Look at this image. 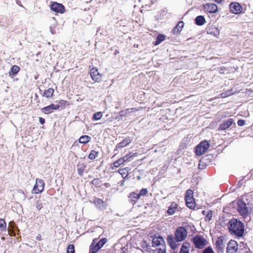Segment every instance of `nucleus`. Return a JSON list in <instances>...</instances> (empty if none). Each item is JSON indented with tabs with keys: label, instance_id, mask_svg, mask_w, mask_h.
<instances>
[{
	"label": "nucleus",
	"instance_id": "1",
	"mask_svg": "<svg viewBox=\"0 0 253 253\" xmlns=\"http://www.w3.org/2000/svg\"><path fill=\"white\" fill-rule=\"evenodd\" d=\"M187 236V231L186 229L183 227H179L175 231L174 237H173L172 235H169L167 240L170 248L175 250L178 246L176 242L184 241Z\"/></svg>",
	"mask_w": 253,
	"mask_h": 253
},
{
	"label": "nucleus",
	"instance_id": "2",
	"mask_svg": "<svg viewBox=\"0 0 253 253\" xmlns=\"http://www.w3.org/2000/svg\"><path fill=\"white\" fill-rule=\"evenodd\" d=\"M228 228L230 232L238 237H241L244 232V225L240 221L232 219L229 222Z\"/></svg>",
	"mask_w": 253,
	"mask_h": 253
},
{
	"label": "nucleus",
	"instance_id": "3",
	"mask_svg": "<svg viewBox=\"0 0 253 253\" xmlns=\"http://www.w3.org/2000/svg\"><path fill=\"white\" fill-rule=\"evenodd\" d=\"M107 242L106 238H102L100 241L97 239L93 240L89 247V253H96Z\"/></svg>",
	"mask_w": 253,
	"mask_h": 253
},
{
	"label": "nucleus",
	"instance_id": "4",
	"mask_svg": "<svg viewBox=\"0 0 253 253\" xmlns=\"http://www.w3.org/2000/svg\"><path fill=\"white\" fill-rule=\"evenodd\" d=\"M192 242L196 248L203 249L208 243V242L203 236L196 235L192 238Z\"/></svg>",
	"mask_w": 253,
	"mask_h": 253
},
{
	"label": "nucleus",
	"instance_id": "5",
	"mask_svg": "<svg viewBox=\"0 0 253 253\" xmlns=\"http://www.w3.org/2000/svg\"><path fill=\"white\" fill-rule=\"evenodd\" d=\"M227 244V240L224 236L218 237L215 241V249L217 253H223Z\"/></svg>",
	"mask_w": 253,
	"mask_h": 253
},
{
	"label": "nucleus",
	"instance_id": "6",
	"mask_svg": "<svg viewBox=\"0 0 253 253\" xmlns=\"http://www.w3.org/2000/svg\"><path fill=\"white\" fill-rule=\"evenodd\" d=\"M193 195V191L189 189L186 191L185 196L186 204L187 206L190 209H194L195 207V201Z\"/></svg>",
	"mask_w": 253,
	"mask_h": 253
},
{
	"label": "nucleus",
	"instance_id": "7",
	"mask_svg": "<svg viewBox=\"0 0 253 253\" xmlns=\"http://www.w3.org/2000/svg\"><path fill=\"white\" fill-rule=\"evenodd\" d=\"M209 143L207 141H203L196 147L195 152L197 156H201L209 149Z\"/></svg>",
	"mask_w": 253,
	"mask_h": 253
},
{
	"label": "nucleus",
	"instance_id": "8",
	"mask_svg": "<svg viewBox=\"0 0 253 253\" xmlns=\"http://www.w3.org/2000/svg\"><path fill=\"white\" fill-rule=\"evenodd\" d=\"M44 186L45 184L42 179L37 178L35 185L32 190V193L33 194H39L42 193L44 189Z\"/></svg>",
	"mask_w": 253,
	"mask_h": 253
},
{
	"label": "nucleus",
	"instance_id": "9",
	"mask_svg": "<svg viewBox=\"0 0 253 253\" xmlns=\"http://www.w3.org/2000/svg\"><path fill=\"white\" fill-rule=\"evenodd\" d=\"M238 211L241 215L245 219L248 217L249 213L248 208L246 206V204L242 200H239L237 203Z\"/></svg>",
	"mask_w": 253,
	"mask_h": 253
},
{
	"label": "nucleus",
	"instance_id": "10",
	"mask_svg": "<svg viewBox=\"0 0 253 253\" xmlns=\"http://www.w3.org/2000/svg\"><path fill=\"white\" fill-rule=\"evenodd\" d=\"M230 11L235 14H239L242 12V7L237 2H232L229 4Z\"/></svg>",
	"mask_w": 253,
	"mask_h": 253
},
{
	"label": "nucleus",
	"instance_id": "11",
	"mask_svg": "<svg viewBox=\"0 0 253 253\" xmlns=\"http://www.w3.org/2000/svg\"><path fill=\"white\" fill-rule=\"evenodd\" d=\"M226 251L227 253H236L238 250V244L235 240H230L227 244Z\"/></svg>",
	"mask_w": 253,
	"mask_h": 253
},
{
	"label": "nucleus",
	"instance_id": "12",
	"mask_svg": "<svg viewBox=\"0 0 253 253\" xmlns=\"http://www.w3.org/2000/svg\"><path fill=\"white\" fill-rule=\"evenodd\" d=\"M50 8L53 11L57 13H63L65 11L64 5L56 2H54L51 4Z\"/></svg>",
	"mask_w": 253,
	"mask_h": 253
},
{
	"label": "nucleus",
	"instance_id": "13",
	"mask_svg": "<svg viewBox=\"0 0 253 253\" xmlns=\"http://www.w3.org/2000/svg\"><path fill=\"white\" fill-rule=\"evenodd\" d=\"M59 109V106L56 104H51L50 105L43 107L41 109L42 112L45 114H49L54 112V110Z\"/></svg>",
	"mask_w": 253,
	"mask_h": 253
},
{
	"label": "nucleus",
	"instance_id": "14",
	"mask_svg": "<svg viewBox=\"0 0 253 253\" xmlns=\"http://www.w3.org/2000/svg\"><path fill=\"white\" fill-rule=\"evenodd\" d=\"M90 75L92 79L96 82H99L101 80V76L95 68H92L90 70Z\"/></svg>",
	"mask_w": 253,
	"mask_h": 253
},
{
	"label": "nucleus",
	"instance_id": "15",
	"mask_svg": "<svg viewBox=\"0 0 253 253\" xmlns=\"http://www.w3.org/2000/svg\"><path fill=\"white\" fill-rule=\"evenodd\" d=\"M203 7L205 10L210 13H215L218 10L217 5L212 3H206L203 5Z\"/></svg>",
	"mask_w": 253,
	"mask_h": 253
},
{
	"label": "nucleus",
	"instance_id": "16",
	"mask_svg": "<svg viewBox=\"0 0 253 253\" xmlns=\"http://www.w3.org/2000/svg\"><path fill=\"white\" fill-rule=\"evenodd\" d=\"M152 244V248H155L159 246L165 245L163 238L160 236L153 238Z\"/></svg>",
	"mask_w": 253,
	"mask_h": 253
},
{
	"label": "nucleus",
	"instance_id": "17",
	"mask_svg": "<svg viewBox=\"0 0 253 253\" xmlns=\"http://www.w3.org/2000/svg\"><path fill=\"white\" fill-rule=\"evenodd\" d=\"M233 120L232 119H229L224 121L219 126V130H225L228 128L233 124Z\"/></svg>",
	"mask_w": 253,
	"mask_h": 253
},
{
	"label": "nucleus",
	"instance_id": "18",
	"mask_svg": "<svg viewBox=\"0 0 253 253\" xmlns=\"http://www.w3.org/2000/svg\"><path fill=\"white\" fill-rule=\"evenodd\" d=\"M207 33L208 34L212 35L216 38H218L220 34L219 29L215 27H210L207 31Z\"/></svg>",
	"mask_w": 253,
	"mask_h": 253
},
{
	"label": "nucleus",
	"instance_id": "19",
	"mask_svg": "<svg viewBox=\"0 0 253 253\" xmlns=\"http://www.w3.org/2000/svg\"><path fill=\"white\" fill-rule=\"evenodd\" d=\"M77 171L79 175L83 176L84 172L86 168V165L83 163L79 162L77 166Z\"/></svg>",
	"mask_w": 253,
	"mask_h": 253
},
{
	"label": "nucleus",
	"instance_id": "20",
	"mask_svg": "<svg viewBox=\"0 0 253 253\" xmlns=\"http://www.w3.org/2000/svg\"><path fill=\"white\" fill-rule=\"evenodd\" d=\"M153 253H166V245H163L153 248L152 249Z\"/></svg>",
	"mask_w": 253,
	"mask_h": 253
},
{
	"label": "nucleus",
	"instance_id": "21",
	"mask_svg": "<svg viewBox=\"0 0 253 253\" xmlns=\"http://www.w3.org/2000/svg\"><path fill=\"white\" fill-rule=\"evenodd\" d=\"M184 26V23L183 21L179 22L177 25L172 30V32L174 34H178L181 31Z\"/></svg>",
	"mask_w": 253,
	"mask_h": 253
},
{
	"label": "nucleus",
	"instance_id": "22",
	"mask_svg": "<svg viewBox=\"0 0 253 253\" xmlns=\"http://www.w3.org/2000/svg\"><path fill=\"white\" fill-rule=\"evenodd\" d=\"M20 68L17 65H13L11 67L8 74L9 76L11 77H14L20 71Z\"/></svg>",
	"mask_w": 253,
	"mask_h": 253
},
{
	"label": "nucleus",
	"instance_id": "23",
	"mask_svg": "<svg viewBox=\"0 0 253 253\" xmlns=\"http://www.w3.org/2000/svg\"><path fill=\"white\" fill-rule=\"evenodd\" d=\"M54 90L52 88H49L44 91L42 96L47 98H51L53 97Z\"/></svg>",
	"mask_w": 253,
	"mask_h": 253
},
{
	"label": "nucleus",
	"instance_id": "24",
	"mask_svg": "<svg viewBox=\"0 0 253 253\" xmlns=\"http://www.w3.org/2000/svg\"><path fill=\"white\" fill-rule=\"evenodd\" d=\"M131 141V139L129 137L126 138L122 142L118 144L116 146V148H123L127 146Z\"/></svg>",
	"mask_w": 253,
	"mask_h": 253
},
{
	"label": "nucleus",
	"instance_id": "25",
	"mask_svg": "<svg viewBox=\"0 0 253 253\" xmlns=\"http://www.w3.org/2000/svg\"><path fill=\"white\" fill-rule=\"evenodd\" d=\"M190 245L188 242H184L181 246L179 253H189Z\"/></svg>",
	"mask_w": 253,
	"mask_h": 253
},
{
	"label": "nucleus",
	"instance_id": "26",
	"mask_svg": "<svg viewBox=\"0 0 253 253\" xmlns=\"http://www.w3.org/2000/svg\"><path fill=\"white\" fill-rule=\"evenodd\" d=\"M176 208L177 204L175 203H172L167 211V213L169 215H172L174 213Z\"/></svg>",
	"mask_w": 253,
	"mask_h": 253
},
{
	"label": "nucleus",
	"instance_id": "27",
	"mask_svg": "<svg viewBox=\"0 0 253 253\" xmlns=\"http://www.w3.org/2000/svg\"><path fill=\"white\" fill-rule=\"evenodd\" d=\"M206 22L205 19L203 16H198L195 19V23L197 25H203Z\"/></svg>",
	"mask_w": 253,
	"mask_h": 253
},
{
	"label": "nucleus",
	"instance_id": "28",
	"mask_svg": "<svg viewBox=\"0 0 253 253\" xmlns=\"http://www.w3.org/2000/svg\"><path fill=\"white\" fill-rule=\"evenodd\" d=\"M58 104H56V105L59 106V109L61 108V109H64L66 107L70 105V103L65 100H60L58 101Z\"/></svg>",
	"mask_w": 253,
	"mask_h": 253
},
{
	"label": "nucleus",
	"instance_id": "29",
	"mask_svg": "<svg viewBox=\"0 0 253 253\" xmlns=\"http://www.w3.org/2000/svg\"><path fill=\"white\" fill-rule=\"evenodd\" d=\"M129 198L134 203H135L140 198L139 195L135 192L130 193Z\"/></svg>",
	"mask_w": 253,
	"mask_h": 253
},
{
	"label": "nucleus",
	"instance_id": "30",
	"mask_svg": "<svg viewBox=\"0 0 253 253\" xmlns=\"http://www.w3.org/2000/svg\"><path fill=\"white\" fill-rule=\"evenodd\" d=\"M90 137L87 135H83L79 138V141L80 143L86 144L89 141Z\"/></svg>",
	"mask_w": 253,
	"mask_h": 253
},
{
	"label": "nucleus",
	"instance_id": "31",
	"mask_svg": "<svg viewBox=\"0 0 253 253\" xmlns=\"http://www.w3.org/2000/svg\"><path fill=\"white\" fill-rule=\"evenodd\" d=\"M166 39V36L164 35L159 34L157 37L155 42V45L159 44L161 42L164 41Z\"/></svg>",
	"mask_w": 253,
	"mask_h": 253
},
{
	"label": "nucleus",
	"instance_id": "32",
	"mask_svg": "<svg viewBox=\"0 0 253 253\" xmlns=\"http://www.w3.org/2000/svg\"><path fill=\"white\" fill-rule=\"evenodd\" d=\"M6 224L4 219H0V231H6Z\"/></svg>",
	"mask_w": 253,
	"mask_h": 253
},
{
	"label": "nucleus",
	"instance_id": "33",
	"mask_svg": "<svg viewBox=\"0 0 253 253\" xmlns=\"http://www.w3.org/2000/svg\"><path fill=\"white\" fill-rule=\"evenodd\" d=\"M98 152L92 150L91 151L90 154L88 155V158L90 160H94L98 156Z\"/></svg>",
	"mask_w": 253,
	"mask_h": 253
},
{
	"label": "nucleus",
	"instance_id": "34",
	"mask_svg": "<svg viewBox=\"0 0 253 253\" xmlns=\"http://www.w3.org/2000/svg\"><path fill=\"white\" fill-rule=\"evenodd\" d=\"M118 172L122 175L124 178L126 177L128 175V170L126 169H121L118 171Z\"/></svg>",
	"mask_w": 253,
	"mask_h": 253
},
{
	"label": "nucleus",
	"instance_id": "35",
	"mask_svg": "<svg viewBox=\"0 0 253 253\" xmlns=\"http://www.w3.org/2000/svg\"><path fill=\"white\" fill-rule=\"evenodd\" d=\"M101 183V181L99 178H94L91 181V184L96 187H99Z\"/></svg>",
	"mask_w": 253,
	"mask_h": 253
},
{
	"label": "nucleus",
	"instance_id": "36",
	"mask_svg": "<svg viewBox=\"0 0 253 253\" xmlns=\"http://www.w3.org/2000/svg\"><path fill=\"white\" fill-rule=\"evenodd\" d=\"M75 247L73 244H70L68 246L67 248V253H74Z\"/></svg>",
	"mask_w": 253,
	"mask_h": 253
},
{
	"label": "nucleus",
	"instance_id": "37",
	"mask_svg": "<svg viewBox=\"0 0 253 253\" xmlns=\"http://www.w3.org/2000/svg\"><path fill=\"white\" fill-rule=\"evenodd\" d=\"M102 114L101 112H98L95 113L93 116V120H98L101 118Z\"/></svg>",
	"mask_w": 253,
	"mask_h": 253
},
{
	"label": "nucleus",
	"instance_id": "38",
	"mask_svg": "<svg viewBox=\"0 0 253 253\" xmlns=\"http://www.w3.org/2000/svg\"><path fill=\"white\" fill-rule=\"evenodd\" d=\"M36 207L39 211L41 210L42 208V203L40 200H38L36 202Z\"/></svg>",
	"mask_w": 253,
	"mask_h": 253
},
{
	"label": "nucleus",
	"instance_id": "39",
	"mask_svg": "<svg viewBox=\"0 0 253 253\" xmlns=\"http://www.w3.org/2000/svg\"><path fill=\"white\" fill-rule=\"evenodd\" d=\"M202 253H215L213 249L211 247H208L205 248Z\"/></svg>",
	"mask_w": 253,
	"mask_h": 253
},
{
	"label": "nucleus",
	"instance_id": "40",
	"mask_svg": "<svg viewBox=\"0 0 253 253\" xmlns=\"http://www.w3.org/2000/svg\"><path fill=\"white\" fill-rule=\"evenodd\" d=\"M147 193H148L147 189L146 188H143L140 190L139 193L138 194L139 195V196L140 198L141 196H145Z\"/></svg>",
	"mask_w": 253,
	"mask_h": 253
},
{
	"label": "nucleus",
	"instance_id": "41",
	"mask_svg": "<svg viewBox=\"0 0 253 253\" xmlns=\"http://www.w3.org/2000/svg\"><path fill=\"white\" fill-rule=\"evenodd\" d=\"M211 217H212L211 212V211L208 212V213H207V214L205 217L206 221H210L211 219Z\"/></svg>",
	"mask_w": 253,
	"mask_h": 253
},
{
	"label": "nucleus",
	"instance_id": "42",
	"mask_svg": "<svg viewBox=\"0 0 253 253\" xmlns=\"http://www.w3.org/2000/svg\"><path fill=\"white\" fill-rule=\"evenodd\" d=\"M237 123L239 126H243L245 125V121L243 120H239Z\"/></svg>",
	"mask_w": 253,
	"mask_h": 253
},
{
	"label": "nucleus",
	"instance_id": "43",
	"mask_svg": "<svg viewBox=\"0 0 253 253\" xmlns=\"http://www.w3.org/2000/svg\"><path fill=\"white\" fill-rule=\"evenodd\" d=\"M131 157V156L129 154H127L125 157H124L123 158L124 159L125 161H128L130 158Z\"/></svg>",
	"mask_w": 253,
	"mask_h": 253
},
{
	"label": "nucleus",
	"instance_id": "44",
	"mask_svg": "<svg viewBox=\"0 0 253 253\" xmlns=\"http://www.w3.org/2000/svg\"><path fill=\"white\" fill-rule=\"evenodd\" d=\"M39 122L42 125H43L45 123V119L42 117L39 118Z\"/></svg>",
	"mask_w": 253,
	"mask_h": 253
},
{
	"label": "nucleus",
	"instance_id": "45",
	"mask_svg": "<svg viewBox=\"0 0 253 253\" xmlns=\"http://www.w3.org/2000/svg\"><path fill=\"white\" fill-rule=\"evenodd\" d=\"M36 239L38 241H42V236L40 234L37 235Z\"/></svg>",
	"mask_w": 253,
	"mask_h": 253
},
{
	"label": "nucleus",
	"instance_id": "46",
	"mask_svg": "<svg viewBox=\"0 0 253 253\" xmlns=\"http://www.w3.org/2000/svg\"><path fill=\"white\" fill-rule=\"evenodd\" d=\"M118 161L119 163L120 164V165L123 164L125 162L124 159H123V158L120 159Z\"/></svg>",
	"mask_w": 253,
	"mask_h": 253
},
{
	"label": "nucleus",
	"instance_id": "47",
	"mask_svg": "<svg viewBox=\"0 0 253 253\" xmlns=\"http://www.w3.org/2000/svg\"><path fill=\"white\" fill-rule=\"evenodd\" d=\"M113 165H114V166L116 168L118 167L120 165V164L119 163L118 161L114 162Z\"/></svg>",
	"mask_w": 253,
	"mask_h": 253
},
{
	"label": "nucleus",
	"instance_id": "48",
	"mask_svg": "<svg viewBox=\"0 0 253 253\" xmlns=\"http://www.w3.org/2000/svg\"><path fill=\"white\" fill-rule=\"evenodd\" d=\"M221 95L222 97H224L225 96L230 95V94L229 92V93H227V92H226V93H222L221 94Z\"/></svg>",
	"mask_w": 253,
	"mask_h": 253
},
{
	"label": "nucleus",
	"instance_id": "49",
	"mask_svg": "<svg viewBox=\"0 0 253 253\" xmlns=\"http://www.w3.org/2000/svg\"><path fill=\"white\" fill-rule=\"evenodd\" d=\"M115 248V250H116V248H120L121 250L122 249V247L120 246V245L119 244H117V245H116L114 247Z\"/></svg>",
	"mask_w": 253,
	"mask_h": 253
},
{
	"label": "nucleus",
	"instance_id": "50",
	"mask_svg": "<svg viewBox=\"0 0 253 253\" xmlns=\"http://www.w3.org/2000/svg\"><path fill=\"white\" fill-rule=\"evenodd\" d=\"M217 3H221L223 0H214Z\"/></svg>",
	"mask_w": 253,
	"mask_h": 253
},
{
	"label": "nucleus",
	"instance_id": "51",
	"mask_svg": "<svg viewBox=\"0 0 253 253\" xmlns=\"http://www.w3.org/2000/svg\"><path fill=\"white\" fill-rule=\"evenodd\" d=\"M125 112H126V111H122V113H121V115H125Z\"/></svg>",
	"mask_w": 253,
	"mask_h": 253
},
{
	"label": "nucleus",
	"instance_id": "52",
	"mask_svg": "<svg viewBox=\"0 0 253 253\" xmlns=\"http://www.w3.org/2000/svg\"><path fill=\"white\" fill-rule=\"evenodd\" d=\"M133 110H134V109H130V110H131V111H132ZM129 110H130V109H127L126 110V111H128V112H130Z\"/></svg>",
	"mask_w": 253,
	"mask_h": 253
},
{
	"label": "nucleus",
	"instance_id": "53",
	"mask_svg": "<svg viewBox=\"0 0 253 253\" xmlns=\"http://www.w3.org/2000/svg\"><path fill=\"white\" fill-rule=\"evenodd\" d=\"M13 223V222H12V221H10V223H9V224H11V223Z\"/></svg>",
	"mask_w": 253,
	"mask_h": 253
},
{
	"label": "nucleus",
	"instance_id": "54",
	"mask_svg": "<svg viewBox=\"0 0 253 253\" xmlns=\"http://www.w3.org/2000/svg\"><path fill=\"white\" fill-rule=\"evenodd\" d=\"M1 239H2V240H4V239H5V238H4L2 237V238H1Z\"/></svg>",
	"mask_w": 253,
	"mask_h": 253
}]
</instances>
